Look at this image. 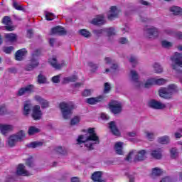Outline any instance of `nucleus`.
<instances>
[{
	"label": "nucleus",
	"mask_w": 182,
	"mask_h": 182,
	"mask_svg": "<svg viewBox=\"0 0 182 182\" xmlns=\"http://www.w3.org/2000/svg\"><path fill=\"white\" fill-rule=\"evenodd\" d=\"M77 144L84 143L85 147L89 150L95 149V144H99V136L96 134L95 128H90L85 135H80L77 139Z\"/></svg>",
	"instance_id": "obj_1"
},
{
	"label": "nucleus",
	"mask_w": 182,
	"mask_h": 182,
	"mask_svg": "<svg viewBox=\"0 0 182 182\" xmlns=\"http://www.w3.org/2000/svg\"><path fill=\"white\" fill-rule=\"evenodd\" d=\"M129 77L131 80L134 82V85L136 86V87L144 86V87H145L146 89H149L151 87V86H154V77L147 79L143 85V83L141 82L140 80H139V74H137V72H136V70H131Z\"/></svg>",
	"instance_id": "obj_2"
},
{
	"label": "nucleus",
	"mask_w": 182,
	"mask_h": 182,
	"mask_svg": "<svg viewBox=\"0 0 182 182\" xmlns=\"http://www.w3.org/2000/svg\"><path fill=\"white\" fill-rule=\"evenodd\" d=\"M146 154H147V152L144 149L139 151L138 152L133 150L128 154L125 160H127V161H132L134 160L135 162L143 161V160L146 159Z\"/></svg>",
	"instance_id": "obj_3"
},
{
	"label": "nucleus",
	"mask_w": 182,
	"mask_h": 182,
	"mask_svg": "<svg viewBox=\"0 0 182 182\" xmlns=\"http://www.w3.org/2000/svg\"><path fill=\"white\" fill-rule=\"evenodd\" d=\"M75 108L73 103L72 102H61L60 103V109L63 114V119H70L72 116V110Z\"/></svg>",
	"instance_id": "obj_4"
},
{
	"label": "nucleus",
	"mask_w": 182,
	"mask_h": 182,
	"mask_svg": "<svg viewBox=\"0 0 182 182\" xmlns=\"http://www.w3.org/2000/svg\"><path fill=\"white\" fill-rule=\"evenodd\" d=\"M177 92V86L174 85H170L167 88L161 87L159 90L160 97L163 99H170L173 93Z\"/></svg>",
	"instance_id": "obj_5"
},
{
	"label": "nucleus",
	"mask_w": 182,
	"mask_h": 182,
	"mask_svg": "<svg viewBox=\"0 0 182 182\" xmlns=\"http://www.w3.org/2000/svg\"><path fill=\"white\" fill-rule=\"evenodd\" d=\"M109 109L114 114H119L122 112V103L119 101L112 100L109 104Z\"/></svg>",
	"instance_id": "obj_6"
},
{
	"label": "nucleus",
	"mask_w": 182,
	"mask_h": 182,
	"mask_svg": "<svg viewBox=\"0 0 182 182\" xmlns=\"http://www.w3.org/2000/svg\"><path fill=\"white\" fill-rule=\"evenodd\" d=\"M171 60L173 63L175 64V65H172L173 69H177V66L182 68V54L179 53H176L174 56H173L171 58Z\"/></svg>",
	"instance_id": "obj_7"
},
{
	"label": "nucleus",
	"mask_w": 182,
	"mask_h": 182,
	"mask_svg": "<svg viewBox=\"0 0 182 182\" xmlns=\"http://www.w3.org/2000/svg\"><path fill=\"white\" fill-rule=\"evenodd\" d=\"M43 114V113L42 112V110H41V106L35 105L33 107L31 116L34 120H41Z\"/></svg>",
	"instance_id": "obj_8"
},
{
	"label": "nucleus",
	"mask_w": 182,
	"mask_h": 182,
	"mask_svg": "<svg viewBox=\"0 0 182 182\" xmlns=\"http://www.w3.org/2000/svg\"><path fill=\"white\" fill-rule=\"evenodd\" d=\"M148 105L149 107H151V109H156V110H161L162 109H166V104L155 100H150L148 102Z\"/></svg>",
	"instance_id": "obj_9"
},
{
	"label": "nucleus",
	"mask_w": 182,
	"mask_h": 182,
	"mask_svg": "<svg viewBox=\"0 0 182 182\" xmlns=\"http://www.w3.org/2000/svg\"><path fill=\"white\" fill-rule=\"evenodd\" d=\"M16 174L17 176H23L25 177L28 176H32V173H30L29 171H28L26 168H25V166L22 164H20L18 166H17V169L16 171Z\"/></svg>",
	"instance_id": "obj_10"
},
{
	"label": "nucleus",
	"mask_w": 182,
	"mask_h": 182,
	"mask_svg": "<svg viewBox=\"0 0 182 182\" xmlns=\"http://www.w3.org/2000/svg\"><path fill=\"white\" fill-rule=\"evenodd\" d=\"M146 33L147 38H149V39H154L159 36V30L154 27L148 28L146 30Z\"/></svg>",
	"instance_id": "obj_11"
},
{
	"label": "nucleus",
	"mask_w": 182,
	"mask_h": 182,
	"mask_svg": "<svg viewBox=\"0 0 182 182\" xmlns=\"http://www.w3.org/2000/svg\"><path fill=\"white\" fill-rule=\"evenodd\" d=\"M33 88L34 87L33 85L21 87L18 90L17 96H23V95H26V93H31V92H33Z\"/></svg>",
	"instance_id": "obj_12"
},
{
	"label": "nucleus",
	"mask_w": 182,
	"mask_h": 182,
	"mask_svg": "<svg viewBox=\"0 0 182 182\" xmlns=\"http://www.w3.org/2000/svg\"><path fill=\"white\" fill-rule=\"evenodd\" d=\"M120 12V10L116 7V6H113L110 8L109 12H108V19L112 21V19L117 18V15H119V13Z\"/></svg>",
	"instance_id": "obj_13"
},
{
	"label": "nucleus",
	"mask_w": 182,
	"mask_h": 182,
	"mask_svg": "<svg viewBox=\"0 0 182 182\" xmlns=\"http://www.w3.org/2000/svg\"><path fill=\"white\" fill-rule=\"evenodd\" d=\"M18 141L15 138V135H11L6 141V147L12 148L16 146Z\"/></svg>",
	"instance_id": "obj_14"
},
{
	"label": "nucleus",
	"mask_w": 182,
	"mask_h": 182,
	"mask_svg": "<svg viewBox=\"0 0 182 182\" xmlns=\"http://www.w3.org/2000/svg\"><path fill=\"white\" fill-rule=\"evenodd\" d=\"M14 130V126L11 124H0V132L1 134H6L9 132Z\"/></svg>",
	"instance_id": "obj_15"
},
{
	"label": "nucleus",
	"mask_w": 182,
	"mask_h": 182,
	"mask_svg": "<svg viewBox=\"0 0 182 182\" xmlns=\"http://www.w3.org/2000/svg\"><path fill=\"white\" fill-rule=\"evenodd\" d=\"M31 107H32V102L31 100H27L23 104V114L28 116L31 113Z\"/></svg>",
	"instance_id": "obj_16"
},
{
	"label": "nucleus",
	"mask_w": 182,
	"mask_h": 182,
	"mask_svg": "<svg viewBox=\"0 0 182 182\" xmlns=\"http://www.w3.org/2000/svg\"><path fill=\"white\" fill-rule=\"evenodd\" d=\"M48 63H50V65H51V66H53V68H54L55 69H60V68H62L65 65V63H62L61 64L58 63L55 57L50 58L48 60Z\"/></svg>",
	"instance_id": "obj_17"
},
{
	"label": "nucleus",
	"mask_w": 182,
	"mask_h": 182,
	"mask_svg": "<svg viewBox=\"0 0 182 182\" xmlns=\"http://www.w3.org/2000/svg\"><path fill=\"white\" fill-rule=\"evenodd\" d=\"M52 35H66V31L61 26H56L51 30Z\"/></svg>",
	"instance_id": "obj_18"
},
{
	"label": "nucleus",
	"mask_w": 182,
	"mask_h": 182,
	"mask_svg": "<svg viewBox=\"0 0 182 182\" xmlns=\"http://www.w3.org/2000/svg\"><path fill=\"white\" fill-rule=\"evenodd\" d=\"M3 23L6 26V31H9V32L15 30V26H9V23H11V18L9 16H5L3 18Z\"/></svg>",
	"instance_id": "obj_19"
},
{
	"label": "nucleus",
	"mask_w": 182,
	"mask_h": 182,
	"mask_svg": "<svg viewBox=\"0 0 182 182\" xmlns=\"http://www.w3.org/2000/svg\"><path fill=\"white\" fill-rule=\"evenodd\" d=\"M105 22H106V20H105L103 15H100L93 18L91 23H92V25H103Z\"/></svg>",
	"instance_id": "obj_20"
},
{
	"label": "nucleus",
	"mask_w": 182,
	"mask_h": 182,
	"mask_svg": "<svg viewBox=\"0 0 182 182\" xmlns=\"http://www.w3.org/2000/svg\"><path fill=\"white\" fill-rule=\"evenodd\" d=\"M39 65V62L36 58H32L30 63L26 65V70H32L37 68Z\"/></svg>",
	"instance_id": "obj_21"
},
{
	"label": "nucleus",
	"mask_w": 182,
	"mask_h": 182,
	"mask_svg": "<svg viewBox=\"0 0 182 182\" xmlns=\"http://www.w3.org/2000/svg\"><path fill=\"white\" fill-rule=\"evenodd\" d=\"M26 53H28V51H26V49H25V48L18 50L16 53V60H22V59H23V57L26 56Z\"/></svg>",
	"instance_id": "obj_22"
},
{
	"label": "nucleus",
	"mask_w": 182,
	"mask_h": 182,
	"mask_svg": "<svg viewBox=\"0 0 182 182\" xmlns=\"http://www.w3.org/2000/svg\"><path fill=\"white\" fill-rule=\"evenodd\" d=\"M103 100V96H99L98 97H91L86 100V102L88 105H96Z\"/></svg>",
	"instance_id": "obj_23"
},
{
	"label": "nucleus",
	"mask_w": 182,
	"mask_h": 182,
	"mask_svg": "<svg viewBox=\"0 0 182 182\" xmlns=\"http://www.w3.org/2000/svg\"><path fill=\"white\" fill-rule=\"evenodd\" d=\"M162 151H163L161 150V149L153 150L151 153V156L156 160H160V159H161V157L163 156V154H161Z\"/></svg>",
	"instance_id": "obj_24"
},
{
	"label": "nucleus",
	"mask_w": 182,
	"mask_h": 182,
	"mask_svg": "<svg viewBox=\"0 0 182 182\" xmlns=\"http://www.w3.org/2000/svg\"><path fill=\"white\" fill-rule=\"evenodd\" d=\"M13 136H14L17 141H23L26 137L25 131L20 130L16 134H13Z\"/></svg>",
	"instance_id": "obj_25"
},
{
	"label": "nucleus",
	"mask_w": 182,
	"mask_h": 182,
	"mask_svg": "<svg viewBox=\"0 0 182 182\" xmlns=\"http://www.w3.org/2000/svg\"><path fill=\"white\" fill-rule=\"evenodd\" d=\"M109 129L114 136H120V131H119L117 127H116V122H111L109 123Z\"/></svg>",
	"instance_id": "obj_26"
},
{
	"label": "nucleus",
	"mask_w": 182,
	"mask_h": 182,
	"mask_svg": "<svg viewBox=\"0 0 182 182\" xmlns=\"http://www.w3.org/2000/svg\"><path fill=\"white\" fill-rule=\"evenodd\" d=\"M92 179L95 182H105V181L102 178V172L100 171L94 173L92 176Z\"/></svg>",
	"instance_id": "obj_27"
},
{
	"label": "nucleus",
	"mask_w": 182,
	"mask_h": 182,
	"mask_svg": "<svg viewBox=\"0 0 182 182\" xmlns=\"http://www.w3.org/2000/svg\"><path fill=\"white\" fill-rule=\"evenodd\" d=\"M114 150L117 154H123V142H117L114 145Z\"/></svg>",
	"instance_id": "obj_28"
},
{
	"label": "nucleus",
	"mask_w": 182,
	"mask_h": 182,
	"mask_svg": "<svg viewBox=\"0 0 182 182\" xmlns=\"http://www.w3.org/2000/svg\"><path fill=\"white\" fill-rule=\"evenodd\" d=\"M158 143L160 144H168L170 143V136L165 135L158 138Z\"/></svg>",
	"instance_id": "obj_29"
},
{
	"label": "nucleus",
	"mask_w": 182,
	"mask_h": 182,
	"mask_svg": "<svg viewBox=\"0 0 182 182\" xmlns=\"http://www.w3.org/2000/svg\"><path fill=\"white\" fill-rule=\"evenodd\" d=\"M80 120H82V117L79 115H75L70 119V125L77 126L80 123Z\"/></svg>",
	"instance_id": "obj_30"
},
{
	"label": "nucleus",
	"mask_w": 182,
	"mask_h": 182,
	"mask_svg": "<svg viewBox=\"0 0 182 182\" xmlns=\"http://www.w3.org/2000/svg\"><path fill=\"white\" fill-rule=\"evenodd\" d=\"M178 149H176V148H172L170 150V156H171V159H172L173 160H176V159H178Z\"/></svg>",
	"instance_id": "obj_31"
},
{
	"label": "nucleus",
	"mask_w": 182,
	"mask_h": 182,
	"mask_svg": "<svg viewBox=\"0 0 182 182\" xmlns=\"http://www.w3.org/2000/svg\"><path fill=\"white\" fill-rule=\"evenodd\" d=\"M5 38L8 42H16L17 37H16V34L7 33V34H5Z\"/></svg>",
	"instance_id": "obj_32"
},
{
	"label": "nucleus",
	"mask_w": 182,
	"mask_h": 182,
	"mask_svg": "<svg viewBox=\"0 0 182 182\" xmlns=\"http://www.w3.org/2000/svg\"><path fill=\"white\" fill-rule=\"evenodd\" d=\"M170 11L173 14V15H181L182 14L181 8L176 6L171 7Z\"/></svg>",
	"instance_id": "obj_33"
},
{
	"label": "nucleus",
	"mask_w": 182,
	"mask_h": 182,
	"mask_svg": "<svg viewBox=\"0 0 182 182\" xmlns=\"http://www.w3.org/2000/svg\"><path fill=\"white\" fill-rule=\"evenodd\" d=\"M41 132V129L37 128L36 127H30L28 128V135L29 136H33V134H36V133H39Z\"/></svg>",
	"instance_id": "obj_34"
},
{
	"label": "nucleus",
	"mask_w": 182,
	"mask_h": 182,
	"mask_svg": "<svg viewBox=\"0 0 182 182\" xmlns=\"http://www.w3.org/2000/svg\"><path fill=\"white\" fill-rule=\"evenodd\" d=\"M43 146V141H33L28 144L30 149H36Z\"/></svg>",
	"instance_id": "obj_35"
},
{
	"label": "nucleus",
	"mask_w": 182,
	"mask_h": 182,
	"mask_svg": "<svg viewBox=\"0 0 182 182\" xmlns=\"http://www.w3.org/2000/svg\"><path fill=\"white\" fill-rule=\"evenodd\" d=\"M144 136L148 140L154 139V133L153 132L146 130V131L144 132Z\"/></svg>",
	"instance_id": "obj_36"
},
{
	"label": "nucleus",
	"mask_w": 182,
	"mask_h": 182,
	"mask_svg": "<svg viewBox=\"0 0 182 182\" xmlns=\"http://www.w3.org/2000/svg\"><path fill=\"white\" fill-rule=\"evenodd\" d=\"M105 63L107 65H112L111 69H112V70H117V69H119V66L117 64L112 63V59L109 58H105Z\"/></svg>",
	"instance_id": "obj_37"
},
{
	"label": "nucleus",
	"mask_w": 182,
	"mask_h": 182,
	"mask_svg": "<svg viewBox=\"0 0 182 182\" xmlns=\"http://www.w3.org/2000/svg\"><path fill=\"white\" fill-rule=\"evenodd\" d=\"M153 68H154V70L155 73H163V68L161 67V65H160V64L155 63L153 65Z\"/></svg>",
	"instance_id": "obj_38"
},
{
	"label": "nucleus",
	"mask_w": 182,
	"mask_h": 182,
	"mask_svg": "<svg viewBox=\"0 0 182 182\" xmlns=\"http://www.w3.org/2000/svg\"><path fill=\"white\" fill-rule=\"evenodd\" d=\"M77 79L75 75L72 77H65L63 78V83H70V82H75Z\"/></svg>",
	"instance_id": "obj_39"
},
{
	"label": "nucleus",
	"mask_w": 182,
	"mask_h": 182,
	"mask_svg": "<svg viewBox=\"0 0 182 182\" xmlns=\"http://www.w3.org/2000/svg\"><path fill=\"white\" fill-rule=\"evenodd\" d=\"M154 78V85H157L158 86H161V85H165L167 82L165 79L163 78Z\"/></svg>",
	"instance_id": "obj_40"
},
{
	"label": "nucleus",
	"mask_w": 182,
	"mask_h": 182,
	"mask_svg": "<svg viewBox=\"0 0 182 182\" xmlns=\"http://www.w3.org/2000/svg\"><path fill=\"white\" fill-rule=\"evenodd\" d=\"M161 173H163V171L159 168H152L151 176L152 177H156L157 176H160Z\"/></svg>",
	"instance_id": "obj_41"
},
{
	"label": "nucleus",
	"mask_w": 182,
	"mask_h": 182,
	"mask_svg": "<svg viewBox=\"0 0 182 182\" xmlns=\"http://www.w3.org/2000/svg\"><path fill=\"white\" fill-rule=\"evenodd\" d=\"M79 33L84 36L85 38H90V32L87 31L86 29H82L79 31Z\"/></svg>",
	"instance_id": "obj_42"
},
{
	"label": "nucleus",
	"mask_w": 182,
	"mask_h": 182,
	"mask_svg": "<svg viewBox=\"0 0 182 182\" xmlns=\"http://www.w3.org/2000/svg\"><path fill=\"white\" fill-rule=\"evenodd\" d=\"M45 16H46V21H53V19L55 18L53 14L48 11L45 13Z\"/></svg>",
	"instance_id": "obj_43"
},
{
	"label": "nucleus",
	"mask_w": 182,
	"mask_h": 182,
	"mask_svg": "<svg viewBox=\"0 0 182 182\" xmlns=\"http://www.w3.org/2000/svg\"><path fill=\"white\" fill-rule=\"evenodd\" d=\"M38 82L40 84L46 83V77L40 74L38 77Z\"/></svg>",
	"instance_id": "obj_44"
},
{
	"label": "nucleus",
	"mask_w": 182,
	"mask_h": 182,
	"mask_svg": "<svg viewBox=\"0 0 182 182\" xmlns=\"http://www.w3.org/2000/svg\"><path fill=\"white\" fill-rule=\"evenodd\" d=\"M13 6L17 11H23V7L21 6L19 4H18L16 1L13 2Z\"/></svg>",
	"instance_id": "obj_45"
},
{
	"label": "nucleus",
	"mask_w": 182,
	"mask_h": 182,
	"mask_svg": "<svg viewBox=\"0 0 182 182\" xmlns=\"http://www.w3.org/2000/svg\"><path fill=\"white\" fill-rule=\"evenodd\" d=\"M161 45L163 48H171V46H173V43L167 41H162Z\"/></svg>",
	"instance_id": "obj_46"
},
{
	"label": "nucleus",
	"mask_w": 182,
	"mask_h": 182,
	"mask_svg": "<svg viewBox=\"0 0 182 182\" xmlns=\"http://www.w3.org/2000/svg\"><path fill=\"white\" fill-rule=\"evenodd\" d=\"M40 105L42 109H46V107H49V102H48L46 100H43V101H41Z\"/></svg>",
	"instance_id": "obj_47"
},
{
	"label": "nucleus",
	"mask_w": 182,
	"mask_h": 182,
	"mask_svg": "<svg viewBox=\"0 0 182 182\" xmlns=\"http://www.w3.org/2000/svg\"><path fill=\"white\" fill-rule=\"evenodd\" d=\"M92 93H93V90H85L82 92V96H85V97L87 96H90V95H92Z\"/></svg>",
	"instance_id": "obj_48"
},
{
	"label": "nucleus",
	"mask_w": 182,
	"mask_h": 182,
	"mask_svg": "<svg viewBox=\"0 0 182 182\" xmlns=\"http://www.w3.org/2000/svg\"><path fill=\"white\" fill-rule=\"evenodd\" d=\"M127 136L128 139H130V137H136V136H137V132L132 131L131 132H128L127 134Z\"/></svg>",
	"instance_id": "obj_49"
},
{
	"label": "nucleus",
	"mask_w": 182,
	"mask_h": 182,
	"mask_svg": "<svg viewBox=\"0 0 182 182\" xmlns=\"http://www.w3.org/2000/svg\"><path fill=\"white\" fill-rule=\"evenodd\" d=\"M34 100H36V102H38V103H39L41 105V103L43 101V98H42V97L39 96V95H36L34 97Z\"/></svg>",
	"instance_id": "obj_50"
},
{
	"label": "nucleus",
	"mask_w": 182,
	"mask_h": 182,
	"mask_svg": "<svg viewBox=\"0 0 182 182\" xmlns=\"http://www.w3.org/2000/svg\"><path fill=\"white\" fill-rule=\"evenodd\" d=\"M106 31L107 32L109 36H113V35L115 33L114 28H108L106 30Z\"/></svg>",
	"instance_id": "obj_51"
},
{
	"label": "nucleus",
	"mask_w": 182,
	"mask_h": 182,
	"mask_svg": "<svg viewBox=\"0 0 182 182\" xmlns=\"http://www.w3.org/2000/svg\"><path fill=\"white\" fill-rule=\"evenodd\" d=\"M12 50H14V47L12 46L6 47L4 48V52H5V53H11Z\"/></svg>",
	"instance_id": "obj_52"
},
{
	"label": "nucleus",
	"mask_w": 182,
	"mask_h": 182,
	"mask_svg": "<svg viewBox=\"0 0 182 182\" xmlns=\"http://www.w3.org/2000/svg\"><path fill=\"white\" fill-rule=\"evenodd\" d=\"M26 164L28 166V167H33V161L32 160V158H29L26 161Z\"/></svg>",
	"instance_id": "obj_53"
},
{
	"label": "nucleus",
	"mask_w": 182,
	"mask_h": 182,
	"mask_svg": "<svg viewBox=\"0 0 182 182\" xmlns=\"http://www.w3.org/2000/svg\"><path fill=\"white\" fill-rule=\"evenodd\" d=\"M110 90V84L108 82L105 84V90L104 92L105 93H107Z\"/></svg>",
	"instance_id": "obj_54"
},
{
	"label": "nucleus",
	"mask_w": 182,
	"mask_h": 182,
	"mask_svg": "<svg viewBox=\"0 0 182 182\" xmlns=\"http://www.w3.org/2000/svg\"><path fill=\"white\" fill-rule=\"evenodd\" d=\"M60 79V76L57 75V76L53 77L52 80L53 83H59Z\"/></svg>",
	"instance_id": "obj_55"
},
{
	"label": "nucleus",
	"mask_w": 182,
	"mask_h": 182,
	"mask_svg": "<svg viewBox=\"0 0 182 182\" xmlns=\"http://www.w3.org/2000/svg\"><path fill=\"white\" fill-rule=\"evenodd\" d=\"M56 152L59 153L60 154H65V150H63V148H62L61 146H58V148H56Z\"/></svg>",
	"instance_id": "obj_56"
},
{
	"label": "nucleus",
	"mask_w": 182,
	"mask_h": 182,
	"mask_svg": "<svg viewBox=\"0 0 182 182\" xmlns=\"http://www.w3.org/2000/svg\"><path fill=\"white\" fill-rule=\"evenodd\" d=\"M6 113V107L5 106L0 107V114H5Z\"/></svg>",
	"instance_id": "obj_57"
},
{
	"label": "nucleus",
	"mask_w": 182,
	"mask_h": 182,
	"mask_svg": "<svg viewBox=\"0 0 182 182\" xmlns=\"http://www.w3.org/2000/svg\"><path fill=\"white\" fill-rule=\"evenodd\" d=\"M160 182H173V180L170 177L167 176L161 180Z\"/></svg>",
	"instance_id": "obj_58"
},
{
	"label": "nucleus",
	"mask_w": 182,
	"mask_h": 182,
	"mask_svg": "<svg viewBox=\"0 0 182 182\" xmlns=\"http://www.w3.org/2000/svg\"><path fill=\"white\" fill-rule=\"evenodd\" d=\"M129 62L131 63H137V58L134 56H131L129 58Z\"/></svg>",
	"instance_id": "obj_59"
},
{
	"label": "nucleus",
	"mask_w": 182,
	"mask_h": 182,
	"mask_svg": "<svg viewBox=\"0 0 182 182\" xmlns=\"http://www.w3.org/2000/svg\"><path fill=\"white\" fill-rule=\"evenodd\" d=\"M101 119H102V120H109V116L107 114H106L105 113H102Z\"/></svg>",
	"instance_id": "obj_60"
},
{
	"label": "nucleus",
	"mask_w": 182,
	"mask_h": 182,
	"mask_svg": "<svg viewBox=\"0 0 182 182\" xmlns=\"http://www.w3.org/2000/svg\"><path fill=\"white\" fill-rule=\"evenodd\" d=\"M119 43H122V45H124L126 43H127V40L126 38H121L119 39Z\"/></svg>",
	"instance_id": "obj_61"
},
{
	"label": "nucleus",
	"mask_w": 182,
	"mask_h": 182,
	"mask_svg": "<svg viewBox=\"0 0 182 182\" xmlns=\"http://www.w3.org/2000/svg\"><path fill=\"white\" fill-rule=\"evenodd\" d=\"M174 136L176 137V139H181V137H182V135L180 132H176L174 134Z\"/></svg>",
	"instance_id": "obj_62"
},
{
	"label": "nucleus",
	"mask_w": 182,
	"mask_h": 182,
	"mask_svg": "<svg viewBox=\"0 0 182 182\" xmlns=\"http://www.w3.org/2000/svg\"><path fill=\"white\" fill-rule=\"evenodd\" d=\"M139 4H141V5H149V3L144 0H139Z\"/></svg>",
	"instance_id": "obj_63"
},
{
	"label": "nucleus",
	"mask_w": 182,
	"mask_h": 182,
	"mask_svg": "<svg viewBox=\"0 0 182 182\" xmlns=\"http://www.w3.org/2000/svg\"><path fill=\"white\" fill-rule=\"evenodd\" d=\"M71 182H80V181H79V178L74 177L71 178Z\"/></svg>",
	"instance_id": "obj_64"
}]
</instances>
